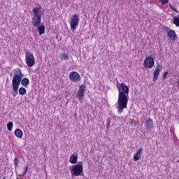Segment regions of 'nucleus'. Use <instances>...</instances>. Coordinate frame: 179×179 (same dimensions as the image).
<instances>
[{"mask_svg": "<svg viewBox=\"0 0 179 179\" xmlns=\"http://www.w3.org/2000/svg\"><path fill=\"white\" fill-rule=\"evenodd\" d=\"M117 87L119 94L116 108L119 114H122V112L127 108V106H128V101L129 100V87H128L125 83H121L120 85H117Z\"/></svg>", "mask_w": 179, "mask_h": 179, "instance_id": "1", "label": "nucleus"}, {"mask_svg": "<svg viewBox=\"0 0 179 179\" xmlns=\"http://www.w3.org/2000/svg\"><path fill=\"white\" fill-rule=\"evenodd\" d=\"M40 9H41V6L36 7L32 10L34 16L32 17V25L34 27H38L40 26V23H41V15H40Z\"/></svg>", "mask_w": 179, "mask_h": 179, "instance_id": "2", "label": "nucleus"}, {"mask_svg": "<svg viewBox=\"0 0 179 179\" xmlns=\"http://www.w3.org/2000/svg\"><path fill=\"white\" fill-rule=\"evenodd\" d=\"M72 177H79L83 174V164L80 162L79 164L72 165L71 169Z\"/></svg>", "mask_w": 179, "mask_h": 179, "instance_id": "3", "label": "nucleus"}, {"mask_svg": "<svg viewBox=\"0 0 179 179\" xmlns=\"http://www.w3.org/2000/svg\"><path fill=\"white\" fill-rule=\"evenodd\" d=\"M23 78V73H22V70L17 69L14 70V76L13 77L12 84L13 86H20V82Z\"/></svg>", "mask_w": 179, "mask_h": 179, "instance_id": "4", "label": "nucleus"}, {"mask_svg": "<svg viewBox=\"0 0 179 179\" xmlns=\"http://www.w3.org/2000/svg\"><path fill=\"white\" fill-rule=\"evenodd\" d=\"M25 62L29 68H31L36 64V59H34V56L31 52H25Z\"/></svg>", "mask_w": 179, "mask_h": 179, "instance_id": "5", "label": "nucleus"}, {"mask_svg": "<svg viewBox=\"0 0 179 179\" xmlns=\"http://www.w3.org/2000/svg\"><path fill=\"white\" fill-rule=\"evenodd\" d=\"M79 15L74 14L72 17L71 20L69 21L71 29L73 31L76 30V26H79Z\"/></svg>", "mask_w": 179, "mask_h": 179, "instance_id": "6", "label": "nucleus"}, {"mask_svg": "<svg viewBox=\"0 0 179 179\" xmlns=\"http://www.w3.org/2000/svg\"><path fill=\"white\" fill-rule=\"evenodd\" d=\"M144 65L145 68H150L152 69L155 66V59L152 57H148L144 61Z\"/></svg>", "mask_w": 179, "mask_h": 179, "instance_id": "7", "label": "nucleus"}, {"mask_svg": "<svg viewBox=\"0 0 179 179\" xmlns=\"http://www.w3.org/2000/svg\"><path fill=\"white\" fill-rule=\"evenodd\" d=\"M69 78L73 82H79L80 80V74L76 71L71 72Z\"/></svg>", "mask_w": 179, "mask_h": 179, "instance_id": "8", "label": "nucleus"}, {"mask_svg": "<svg viewBox=\"0 0 179 179\" xmlns=\"http://www.w3.org/2000/svg\"><path fill=\"white\" fill-rule=\"evenodd\" d=\"M86 92V85H81L79 86V90L77 92L78 97L80 100H82V98L85 96V92Z\"/></svg>", "mask_w": 179, "mask_h": 179, "instance_id": "9", "label": "nucleus"}, {"mask_svg": "<svg viewBox=\"0 0 179 179\" xmlns=\"http://www.w3.org/2000/svg\"><path fill=\"white\" fill-rule=\"evenodd\" d=\"M162 66L160 64H157V67L153 73V82H156L157 80V78H159V75H160V71H162Z\"/></svg>", "mask_w": 179, "mask_h": 179, "instance_id": "10", "label": "nucleus"}, {"mask_svg": "<svg viewBox=\"0 0 179 179\" xmlns=\"http://www.w3.org/2000/svg\"><path fill=\"white\" fill-rule=\"evenodd\" d=\"M167 36L172 40V41H176L177 38V34H176V31L173 29H170L167 31Z\"/></svg>", "mask_w": 179, "mask_h": 179, "instance_id": "11", "label": "nucleus"}, {"mask_svg": "<svg viewBox=\"0 0 179 179\" xmlns=\"http://www.w3.org/2000/svg\"><path fill=\"white\" fill-rule=\"evenodd\" d=\"M153 127H154L153 120L152 119L149 118L145 121V129H148L149 131H150V129H152Z\"/></svg>", "mask_w": 179, "mask_h": 179, "instance_id": "12", "label": "nucleus"}, {"mask_svg": "<svg viewBox=\"0 0 179 179\" xmlns=\"http://www.w3.org/2000/svg\"><path fill=\"white\" fill-rule=\"evenodd\" d=\"M38 31L39 36H43L45 33V26L44 25H38Z\"/></svg>", "mask_w": 179, "mask_h": 179, "instance_id": "13", "label": "nucleus"}, {"mask_svg": "<svg viewBox=\"0 0 179 179\" xmlns=\"http://www.w3.org/2000/svg\"><path fill=\"white\" fill-rule=\"evenodd\" d=\"M69 162L71 163V164H76V163H78V157L72 155L70 157Z\"/></svg>", "mask_w": 179, "mask_h": 179, "instance_id": "14", "label": "nucleus"}, {"mask_svg": "<svg viewBox=\"0 0 179 179\" xmlns=\"http://www.w3.org/2000/svg\"><path fill=\"white\" fill-rule=\"evenodd\" d=\"M15 136H17V138H23V131H22V130H20V129H17L15 131Z\"/></svg>", "mask_w": 179, "mask_h": 179, "instance_id": "15", "label": "nucleus"}, {"mask_svg": "<svg viewBox=\"0 0 179 179\" xmlns=\"http://www.w3.org/2000/svg\"><path fill=\"white\" fill-rule=\"evenodd\" d=\"M29 83H30V80H29V78H24L21 80V85H22V86H25V87H27Z\"/></svg>", "mask_w": 179, "mask_h": 179, "instance_id": "16", "label": "nucleus"}, {"mask_svg": "<svg viewBox=\"0 0 179 179\" xmlns=\"http://www.w3.org/2000/svg\"><path fill=\"white\" fill-rule=\"evenodd\" d=\"M19 90V86L13 85V95L14 97H16V95L17 94V91Z\"/></svg>", "mask_w": 179, "mask_h": 179, "instance_id": "17", "label": "nucleus"}, {"mask_svg": "<svg viewBox=\"0 0 179 179\" xmlns=\"http://www.w3.org/2000/svg\"><path fill=\"white\" fill-rule=\"evenodd\" d=\"M19 93H20V94H21V96H24V94H26V93H27L26 88L21 87L19 89Z\"/></svg>", "mask_w": 179, "mask_h": 179, "instance_id": "18", "label": "nucleus"}, {"mask_svg": "<svg viewBox=\"0 0 179 179\" xmlns=\"http://www.w3.org/2000/svg\"><path fill=\"white\" fill-rule=\"evenodd\" d=\"M173 24H175L176 27H179V20L178 17H173Z\"/></svg>", "mask_w": 179, "mask_h": 179, "instance_id": "19", "label": "nucleus"}, {"mask_svg": "<svg viewBox=\"0 0 179 179\" xmlns=\"http://www.w3.org/2000/svg\"><path fill=\"white\" fill-rule=\"evenodd\" d=\"M7 128L8 131H12V129H13V122H9L7 124Z\"/></svg>", "mask_w": 179, "mask_h": 179, "instance_id": "20", "label": "nucleus"}, {"mask_svg": "<svg viewBox=\"0 0 179 179\" xmlns=\"http://www.w3.org/2000/svg\"><path fill=\"white\" fill-rule=\"evenodd\" d=\"M60 58L62 61H65V59H68L69 56L68 55L63 54L60 56Z\"/></svg>", "mask_w": 179, "mask_h": 179, "instance_id": "21", "label": "nucleus"}, {"mask_svg": "<svg viewBox=\"0 0 179 179\" xmlns=\"http://www.w3.org/2000/svg\"><path fill=\"white\" fill-rule=\"evenodd\" d=\"M141 157V155L139 154H135L134 156V162H138V160H139Z\"/></svg>", "mask_w": 179, "mask_h": 179, "instance_id": "22", "label": "nucleus"}, {"mask_svg": "<svg viewBox=\"0 0 179 179\" xmlns=\"http://www.w3.org/2000/svg\"><path fill=\"white\" fill-rule=\"evenodd\" d=\"M14 164H15V167H17L19 166V159H17V157L15 158Z\"/></svg>", "mask_w": 179, "mask_h": 179, "instance_id": "23", "label": "nucleus"}, {"mask_svg": "<svg viewBox=\"0 0 179 179\" xmlns=\"http://www.w3.org/2000/svg\"><path fill=\"white\" fill-rule=\"evenodd\" d=\"M167 75H169V71H165L162 76L163 79H166L167 78Z\"/></svg>", "mask_w": 179, "mask_h": 179, "instance_id": "24", "label": "nucleus"}, {"mask_svg": "<svg viewBox=\"0 0 179 179\" xmlns=\"http://www.w3.org/2000/svg\"><path fill=\"white\" fill-rule=\"evenodd\" d=\"M171 6V9H172V10H173V12H176V13H178V10H177V8H176V7L170 5Z\"/></svg>", "mask_w": 179, "mask_h": 179, "instance_id": "25", "label": "nucleus"}, {"mask_svg": "<svg viewBox=\"0 0 179 179\" xmlns=\"http://www.w3.org/2000/svg\"><path fill=\"white\" fill-rule=\"evenodd\" d=\"M143 150V149L140 148L138 150L136 151V153L137 155H139L141 156V153H142Z\"/></svg>", "mask_w": 179, "mask_h": 179, "instance_id": "26", "label": "nucleus"}, {"mask_svg": "<svg viewBox=\"0 0 179 179\" xmlns=\"http://www.w3.org/2000/svg\"><path fill=\"white\" fill-rule=\"evenodd\" d=\"M27 171H29V166H26V169L23 173V176H26V174H27Z\"/></svg>", "mask_w": 179, "mask_h": 179, "instance_id": "27", "label": "nucleus"}, {"mask_svg": "<svg viewBox=\"0 0 179 179\" xmlns=\"http://www.w3.org/2000/svg\"><path fill=\"white\" fill-rule=\"evenodd\" d=\"M160 2L166 5V3H169V0H160Z\"/></svg>", "mask_w": 179, "mask_h": 179, "instance_id": "28", "label": "nucleus"}, {"mask_svg": "<svg viewBox=\"0 0 179 179\" xmlns=\"http://www.w3.org/2000/svg\"><path fill=\"white\" fill-rule=\"evenodd\" d=\"M110 124H111V120H110V119H108L106 121V127H110Z\"/></svg>", "mask_w": 179, "mask_h": 179, "instance_id": "29", "label": "nucleus"}, {"mask_svg": "<svg viewBox=\"0 0 179 179\" xmlns=\"http://www.w3.org/2000/svg\"><path fill=\"white\" fill-rule=\"evenodd\" d=\"M10 76H13V74L12 72L10 73Z\"/></svg>", "mask_w": 179, "mask_h": 179, "instance_id": "30", "label": "nucleus"}, {"mask_svg": "<svg viewBox=\"0 0 179 179\" xmlns=\"http://www.w3.org/2000/svg\"><path fill=\"white\" fill-rule=\"evenodd\" d=\"M100 13H101V12L99 11V12H98V15H100Z\"/></svg>", "mask_w": 179, "mask_h": 179, "instance_id": "31", "label": "nucleus"}, {"mask_svg": "<svg viewBox=\"0 0 179 179\" xmlns=\"http://www.w3.org/2000/svg\"><path fill=\"white\" fill-rule=\"evenodd\" d=\"M177 163H179V160L177 161Z\"/></svg>", "mask_w": 179, "mask_h": 179, "instance_id": "32", "label": "nucleus"}]
</instances>
